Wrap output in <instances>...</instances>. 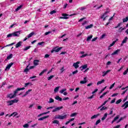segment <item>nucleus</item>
<instances>
[{"label": "nucleus", "instance_id": "43", "mask_svg": "<svg viewBox=\"0 0 128 128\" xmlns=\"http://www.w3.org/2000/svg\"><path fill=\"white\" fill-rule=\"evenodd\" d=\"M30 69H28V66H27L26 68L24 70V72H28Z\"/></svg>", "mask_w": 128, "mask_h": 128}, {"label": "nucleus", "instance_id": "55", "mask_svg": "<svg viewBox=\"0 0 128 128\" xmlns=\"http://www.w3.org/2000/svg\"><path fill=\"white\" fill-rule=\"evenodd\" d=\"M128 68L126 69V70H125L124 72H123V74L124 76L126 74H128Z\"/></svg>", "mask_w": 128, "mask_h": 128}, {"label": "nucleus", "instance_id": "10", "mask_svg": "<svg viewBox=\"0 0 128 128\" xmlns=\"http://www.w3.org/2000/svg\"><path fill=\"white\" fill-rule=\"evenodd\" d=\"M124 110H126V108H128V101L126 102L122 106V108H124Z\"/></svg>", "mask_w": 128, "mask_h": 128}, {"label": "nucleus", "instance_id": "59", "mask_svg": "<svg viewBox=\"0 0 128 128\" xmlns=\"http://www.w3.org/2000/svg\"><path fill=\"white\" fill-rule=\"evenodd\" d=\"M78 70H76V71H74L72 72V74H78Z\"/></svg>", "mask_w": 128, "mask_h": 128}, {"label": "nucleus", "instance_id": "38", "mask_svg": "<svg viewBox=\"0 0 128 128\" xmlns=\"http://www.w3.org/2000/svg\"><path fill=\"white\" fill-rule=\"evenodd\" d=\"M128 21V17L123 18V22H126Z\"/></svg>", "mask_w": 128, "mask_h": 128}, {"label": "nucleus", "instance_id": "44", "mask_svg": "<svg viewBox=\"0 0 128 128\" xmlns=\"http://www.w3.org/2000/svg\"><path fill=\"white\" fill-rule=\"evenodd\" d=\"M14 116H16L18 114H16V112H14L12 114L9 116L10 118V116H14Z\"/></svg>", "mask_w": 128, "mask_h": 128}, {"label": "nucleus", "instance_id": "40", "mask_svg": "<svg viewBox=\"0 0 128 128\" xmlns=\"http://www.w3.org/2000/svg\"><path fill=\"white\" fill-rule=\"evenodd\" d=\"M66 88H64V89L62 90H60V94H64V92H66Z\"/></svg>", "mask_w": 128, "mask_h": 128}, {"label": "nucleus", "instance_id": "25", "mask_svg": "<svg viewBox=\"0 0 128 128\" xmlns=\"http://www.w3.org/2000/svg\"><path fill=\"white\" fill-rule=\"evenodd\" d=\"M106 116H108V113H106L104 116L102 118V120H104L106 118Z\"/></svg>", "mask_w": 128, "mask_h": 128}, {"label": "nucleus", "instance_id": "33", "mask_svg": "<svg viewBox=\"0 0 128 128\" xmlns=\"http://www.w3.org/2000/svg\"><path fill=\"white\" fill-rule=\"evenodd\" d=\"M77 114H78V113H76V112L72 113V114H70V116L71 118H72V117H74V116H76Z\"/></svg>", "mask_w": 128, "mask_h": 128}, {"label": "nucleus", "instance_id": "37", "mask_svg": "<svg viewBox=\"0 0 128 128\" xmlns=\"http://www.w3.org/2000/svg\"><path fill=\"white\" fill-rule=\"evenodd\" d=\"M106 34H103L100 38V40H102L103 38H106Z\"/></svg>", "mask_w": 128, "mask_h": 128}, {"label": "nucleus", "instance_id": "46", "mask_svg": "<svg viewBox=\"0 0 128 128\" xmlns=\"http://www.w3.org/2000/svg\"><path fill=\"white\" fill-rule=\"evenodd\" d=\"M108 108L106 107V106H103L100 109V110H106Z\"/></svg>", "mask_w": 128, "mask_h": 128}, {"label": "nucleus", "instance_id": "16", "mask_svg": "<svg viewBox=\"0 0 128 128\" xmlns=\"http://www.w3.org/2000/svg\"><path fill=\"white\" fill-rule=\"evenodd\" d=\"M120 50H117L116 51H114L113 53L112 54V56H114L116 54H118V52L120 51Z\"/></svg>", "mask_w": 128, "mask_h": 128}, {"label": "nucleus", "instance_id": "14", "mask_svg": "<svg viewBox=\"0 0 128 128\" xmlns=\"http://www.w3.org/2000/svg\"><path fill=\"white\" fill-rule=\"evenodd\" d=\"M50 118V116H45L38 118V120H46V118Z\"/></svg>", "mask_w": 128, "mask_h": 128}, {"label": "nucleus", "instance_id": "7", "mask_svg": "<svg viewBox=\"0 0 128 128\" xmlns=\"http://www.w3.org/2000/svg\"><path fill=\"white\" fill-rule=\"evenodd\" d=\"M80 64V62H77L76 63H74L73 66H74V68H78L80 66H78V64Z\"/></svg>", "mask_w": 128, "mask_h": 128}, {"label": "nucleus", "instance_id": "42", "mask_svg": "<svg viewBox=\"0 0 128 128\" xmlns=\"http://www.w3.org/2000/svg\"><path fill=\"white\" fill-rule=\"evenodd\" d=\"M120 102H122V99H120V100H118L116 102V104H120Z\"/></svg>", "mask_w": 128, "mask_h": 128}, {"label": "nucleus", "instance_id": "21", "mask_svg": "<svg viewBox=\"0 0 128 128\" xmlns=\"http://www.w3.org/2000/svg\"><path fill=\"white\" fill-rule=\"evenodd\" d=\"M48 71V69H44V70L40 74L39 76H42V74H44V72H46Z\"/></svg>", "mask_w": 128, "mask_h": 128}, {"label": "nucleus", "instance_id": "34", "mask_svg": "<svg viewBox=\"0 0 128 128\" xmlns=\"http://www.w3.org/2000/svg\"><path fill=\"white\" fill-rule=\"evenodd\" d=\"M28 86H32V82L26 83L25 84L24 87L26 88Z\"/></svg>", "mask_w": 128, "mask_h": 128}, {"label": "nucleus", "instance_id": "51", "mask_svg": "<svg viewBox=\"0 0 128 128\" xmlns=\"http://www.w3.org/2000/svg\"><path fill=\"white\" fill-rule=\"evenodd\" d=\"M126 28H120V32H122L124 30H126Z\"/></svg>", "mask_w": 128, "mask_h": 128}, {"label": "nucleus", "instance_id": "64", "mask_svg": "<svg viewBox=\"0 0 128 128\" xmlns=\"http://www.w3.org/2000/svg\"><path fill=\"white\" fill-rule=\"evenodd\" d=\"M120 126L118 125L116 126H115L114 128H120Z\"/></svg>", "mask_w": 128, "mask_h": 128}, {"label": "nucleus", "instance_id": "18", "mask_svg": "<svg viewBox=\"0 0 128 128\" xmlns=\"http://www.w3.org/2000/svg\"><path fill=\"white\" fill-rule=\"evenodd\" d=\"M92 26H94V24H90V25H88V26H86L85 27V28L86 30H88V28H92Z\"/></svg>", "mask_w": 128, "mask_h": 128}, {"label": "nucleus", "instance_id": "22", "mask_svg": "<svg viewBox=\"0 0 128 128\" xmlns=\"http://www.w3.org/2000/svg\"><path fill=\"white\" fill-rule=\"evenodd\" d=\"M22 42H19L18 43H17V44L16 46V48H20V46H22Z\"/></svg>", "mask_w": 128, "mask_h": 128}, {"label": "nucleus", "instance_id": "63", "mask_svg": "<svg viewBox=\"0 0 128 128\" xmlns=\"http://www.w3.org/2000/svg\"><path fill=\"white\" fill-rule=\"evenodd\" d=\"M118 94L116 93V94H113L112 96V97L116 96H118Z\"/></svg>", "mask_w": 128, "mask_h": 128}, {"label": "nucleus", "instance_id": "36", "mask_svg": "<svg viewBox=\"0 0 128 128\" xmlns=\"http://www.w3.org/2000/svg\"><path fill=\"white\" fill-rule=\"evenodd\" d=\"M22 8V5H20V6H18L16 9V12H18V10H20Z\"/></svg>", "mask_w": 128, "mask_h": 128}, {"label": "nucleus", "instance_id": "4", "mask_svg": "<svg viewBox=\"0 0 128 128\" xmlns=\"http://www.w3.org/2000/svg\"><path fill=\"white\" fill-rule=\"evenodd\" d=\"M62 48L60 47L59 48H58V47H55L54 48H53V50L51 51V52L52 53L54 52H58L60 50H62Z\"/></svg>", "mask_w": 128, "mask_h": 128}, {"label": "nucleus", "instance_id": "49", "mask_svg": "<svg viewBox=\"0 0 128 128\" xmlns=\"http://www.w3.org/2000/svg\"><path fill=\"white\" fill-rule=\"evenodd\" d=\"M56 11L53 10L52 12H50V14H56Z\"/></svg>", "mask_w": 128, "mask_h": 128}, {"label": "nucleus", "instance_id": "45", "mask_svg": "<svg viewBox=\"0 0 128 128\" xmlns=\"http://www.w3.org/2000/svg\"><path fill=\"white\" fill-rule=\"evenodd\" d=\"M30 48V46H27V47H26L24 49H23V50H29V48Z\"/></svg>", "mask_w": 128, "mask_h": 128}, {"label": "nucleus", "instance_id": "60", "mask_svg": "<svg viewBox=\"0 0 128 128\" xmlns=\"http://www.w3.org/2000/svg\"><path fill=\"white\" fill-rule=\"evenodd\" d=\"M49 57H50V54H46L44 56L45 58H49Z\"/></svg>", "mask_w": 128, "mask_h": 128}, {"label": "nucleus", "instance_id": "47", "mask_svg": "<svg viewBox=\"0 0 128 128\" xmlns=\"http://www.w3.org/2000/svg\"><path fill=\"white\" fill-rule=\"evenodd\" d=\"M114 44H116V42L114 41L111 44H110L108 48H111V46H112Z\"/></svg>", "mask_w": 128, "mask_h": 128}, {"label": "nucleus", "instance_id": "15", "mask_svg": "<svg viewBox=\"0 0 128 128\" xmlns=\"http://www.w3.org/2000/svg\"><path fill=\"white\" fill-rule=\"evenodd\" d=\"M128 37H126L124 40H123L121 46H124V44H126V42H128Z\"/></svg>", "mask_w": 128, "mask_h": 128}, {"label": "nucleus", "instance_id": "52", "mask_svg": "<svg viewBox=\"0 0 128 128\" xmlns=\"http://www.w3.org/2000/svg\"><path fill=\"white\" fill-rule=\"evenodd\" d=\"M12 44H14V43L13 42V43H12V44H11L6 45V46H5L2 47V48H6V46H12Z\"/></svg>", "mask_w": 128, "mask_h": 128}, {"label": "nucleus", "instance_id": "8", "mask_svg": "<svg viewBox=\"0 0 128 128\" xmlns=\"http://www.w3.org/2000/svg\"><path fill=\"white\" fill-rule=\"evenodd\" d=\"M88 78L86 77H85L84 78V80L80 81V84H86L88 82Z\"/></svg>", "mask_w": 128, "mask_h": 128}, {"label": "nucleus", "instance_id": "12", "mask_svg": "<svg viewBox=\"0 0 128 128\" xmlns=\"http://www.w3.org/2000/svg\"><path fill=\"white\" fill-rule=\"evenodd\" d=\"M110 72V70H108L107 71H104L102 72V76H106V74H108V72Z\"/></svg>", "mask_w": 128, "mask_h": 128}, {"label": "nucleus", "instance_id": "62", "mask_svg": "<svg viewBox=\"0 0 128 128\" xmlns=\"http://www.w3.org/2000/svg\"><path fill=\"white\" fill-rule=\"evenodd\" d=\"M98 40V37L94 38L92 40V42H96Z\"/></svg>", "mask_w": 128, "mask_h": 128}, {"label": "nucleus", "instance_id": "57", "mask_svg": "<svg viewBox=\"0 0 128 128\" xmlns=\"http://www.w3.org/2000/svg\"><path fill=\"white\" fill-rule=\"evenodd\" d=\"M51 32H50V31H49V32H45V34H44V36H48V34H51Z\"/></svg>", "mask_w": 128, "mask_h": 128}, {"label": "nucleus", "instance_id": "5", "mask_svg": "<svg viewBox=\"0 0 128 128\" xmlns=\"http://www.w3.org/2000/svg\"><path fill=\"white\" fill-rule=\"evenodd\" d=\"M26 88H18L14 92V95L15 96H16V94H18V92H20V90H24Z\"/></svg>", "mask_w": 128, "mask_h": 128}, {"label": "nucleus", "instance_id": "3", "mask_svg": "<svg viewBox=\"0 0 128 128\" xmlns=\"http://www.w3.org/2000/svg\"><path fill=\"white\" fill-rule=\"evenodd\" d=\"M18 102V100L15 98L14 100L7 102L8 106H12V104L16 103Z\"/></svg>", "mask_w": 128, "mask_h": 128}, {"label": "nucleus", "instance_id": "26", "mask_svg": "<svg viewBox=\"0 0 128 128\" xmlns=\"http://www.w3.org/2000/svg\"><path fill=\"white\" fill-rule=\"evenodd\" d=\"M104 82V80H102L101 81H98L97 82V86H98V84H102Z\"/></svg>", "mask_w": 128, "mask_h": 128}, {"label": "nucleus", "instance_id": "19", "mask_svg": "<svg viewBox=\"0 0 128 128\" xmlns=\"http://www.w3.org/2000/svg\"><path fill=\"white\" fill-rule=\"evenodd\" d=\"M100 116V114H94L91 117V120H94V118H98V116Z\"/></svg>", "mask_w": 128, "mask_h": 128}, {"label": "nucleus", "instance_id": "28", "mask_svg": "<svg viewBox=\"0 0 128 128\" xmlns=\"http://www.w3.org/2000/svg\"><path fill=\"white\" fill-rule=\"evenodd\" d=\"M32 92V90H28V91L26 92L25 94L23 95L24 96H28V93L30 92Z\"/></svg>", "mask_w": 128, "mask_h": 128}, {"label": "nucleus", "instance_id": "61", "mask_svg": "<svg viewBox=\"0 0 128 128\" xmlns=\"http://www.w3.org/2000/svg\"><path fill=\"white\" fill-rule=\"evenodd\" d=\"M62 16H64V18H67L66 16H68V15L67 14H62Z\"/></svg>", "mask_w": 128, "mask_h": 128}, {"label": "nucleus", "instance_id": "24", "mask_svg": "<svg viewBox=\"0 0 128 128\" xmlns=\"http://www.w3.org/2000/svg\"><path fill=\"white\" fill-rule=\"evenodd\" d=\"M92 35H90V36H88L87 38L86 41L90 42V40H92Z\"/></svg>", "mask_w": 128, "mask_h": 128}, {"label": "nucleus", "instance_id": "29", "mask_svg": "<svg viewBox=\"0 0 128 128\" xmlns=\"http://www.w3.org/2000/svg\"><path fill=\"white\" fill-rule=\"evenodd\" d=\"M108 92H109L108 91H107V92H104L102 96H100V98H104V96Z\"/></svg>", "mask_w": 128, "mask_h": 128}, {"label": "nucleus", "instance_id": "11", "mask_svg": "<svg viewBox=\"0 0 128 128\" xmlns=\"http://www.w3.org/2000/svg\"><path fill=\"white\" fill-rule=\"evenodd\" d=\"M7 98H16V96L14 95V94H8L7 96Z\"/></svg>", "mask_w": 128, "mask_h": 128}, {"label": "nucleus", "instance_id": "30", "mask_svg": "<svg viewBox=\"0 0 128 128\" xmlns=\"http://www.w3.org/2000/svg\"><path fill=\"white\" fill-rule=\"evenodd\" d=\"M106 14H108V12H105L103 14H102L100 16V18H104Z\"/></svg>", "mask_w": 128, "mask_h": 128}, {"label": "nucleus", "instance_id": "48", "mask_svg": "<svg viewBox=\"0 0 128 128\" xmlns=\"http://www.w3.org/2000/svg\"><path fill=\"white\" fill-rule=\"evenodd\" d=\"M100 122V119L98 120L96 122V126H98V124Z\"/></svg>", "mask_w": 128, "mask_h": 128}, {"label": "nucleus", "instance_id": "13", "mask_svg": "<svg viewBox=\"0 0 128 128\" xmlns=\"http://www.w3.org/2000/svg\"><path fill=\"white\" fill-rule=\"evenodd\" d=\"M88 68V64H84L82 66H81L80 68L81 69V70H86Z\"/></svg>", "mask_w": 128, "mask_h": 128}, {"label": "nucleus", "instance_id": "58", "mask_svg": "<svg viewBox=\"0 0 128 128\" xmlns=\"http://www.w3.org/2000/svg\"><path fill=\"white\" fill-rule=\"evenodd\" d=\"M122 24V22L119 23L117 26H115V28H118L119 26H120V25Z\"/></svg>", "mask_w": 128, "mask_h": 128}, {"label": "nucleus", "instance_id": "41", "mask_svg": "<svg viewBox=\"0 0 128 128\" xmlns=\"http://www.w3.org/2000/svg\"><path fill=\"white\" fill-rule=\"evenodd\" d=\"M88 56V54H86L81 56H80V58H86V56Z\"/></svg>", "mask_w": 128, "mask_h": 128}, {"label": "nucleus", "instance_id": "39", "mask_svg": "<svg viewBox=\"0 0 128 128\" xmlns=\"http://www.w3.org/2000/svg\"><path fill=\"white\" fill-rule=\"evenodd\" d=\"M12 58V54H10L7 57V60H10Z\"/></svg>", "mask_w": 128, "mask_h": 128}, {"label": "nucleus", "instance_id": "23", "mask_svg": "<svg viewBox=\"0 0 128 128\" xmlns=\"http://www.w3.org/2000/svg\"><path fill=\"white\" fill-rule=\"evenodd\" d=\"M34 32H32L28 36V38H32V36H34Z\"/></svg>", "mask_w": 128, "mask_h": 128}, {"label": "nucleus", "instance_id": "27", "mask_svg": "<svg viewBox=\"0 0 128 128\" xmlns=\"http://www.w3.org/2000/svg\"><path fill=\"white\" fill-rule=\"evenodd\" d=\"M60 86H57L54 89V92H58Z\"/></svg>", "mask_w": 128, "mask_h": 128}, {"label": "nucleus", "instance_id": "17", "mask_svg": "<svg viewBox=\"0 0 128 128\" xmlns=\"http://www.w3.org/2000/svg\"><path fill=\"white\" fill-rule=\"evenodd\" d=\"M39 62H40L39 60H34V66H38Z\"/></svg>", "mask_w": 128, "mask_h": 128}, {"label": "nucleus", "instance_id": "54", "mask_svg": "<svg viewBox=\"0 0 128 128\" xmlns=\"http://www.w3.org/2000/svg\"><path fill=\"white\" fill-rule=\"evenodd\" d=\"M28 126H28V124H24L23 126V127H24V128H28Z\"/></svg>", "mask_w": 128, "mask_h": 128}, {"label": "nucleus", "instance_id": "31", "mask_svg": "<svg viewBox=\"0 0 128 128\" xmlns=\"http://www.w3.org/2000/svg\"><path fill=\"white\" fill-rule=\"evenodd\" d=\"M108 102V100H107L105 101L104 102V103H103L98 108V109L100 108H102V106H104L106 104V102Z\"/></svg>", "mask_w": 128, "mask_h": 128}, {"label": "nucleus", "instance_id": "20", "mask_svg": "<svg viewBox=\"0 0 128 128\" xmlns=\"http://www.w3.org/2000/svg\"><path fill=\"white\" fill-rule=\"evenodd\" d=\"M55 99L57 100H59V102H62V98L60 97V96H56V97H55Z\"/></svg>", "mask_w": 128, "mask_h": 128}, {"label": "nucleus", "instance_id": "35", "mask_svg": "<svg viewBox=\"0 0 128 128\" xmlns=\"http://www.w3.org/2000/svg\"><path fill=\"white\" fill-rule=\"evenodd\" d=\"M54 102V100L52 99V98H50L49 100V102H48V104H52V102Z\"/></svg>", "mask_w": 128, "mask_h": 128}, {"label": "nucleus", "instance_id": "1", "mask_svg": "<svg viewBox=\"0 0 128 128\" xmlns=\"http://www.w3.org/2000/svg\"><path fill=\"white\" fill-rule=\"evenodd\" d=\"M20 31H17L12 34H10L7 35V38H12V36H20Z\"/></svg>", "mask_w": 128, "mask_h": 128}, {"label": "nucleus", "instance_id": "56", "mask_svg": "<svg viewBox=\"0 0 128 128\" xmlns=\"http://www.w3.org/2000/svg\"><path fill=\"white\" fill-rule=\"evenodd\" d=\"M114 84H116V83H114L113 84H112L110 87V90H112V88L114 86Z\"/></svg>", "mask_w": 128, "mask_h": 128}, {"label": "nucleus", "instance_id": "9", "mask_svg": "<svg viewBox=\"0 0 128 128\" xmlns=\"http://www.w3.org/2000/svg\"><path fill=\"white\" fill-rule=\"evenodd\" d=\"M12 64H14V62H11L10 64H8L6 69L5 70H10V67L12 66Z\"/></svg>", "mask_w": 128, "mask_h": 128}, {"label": "nucleus", "instance_id": "2", "mask_svg": "<svg viewBox=\"0 0 128 128\" xmlns=\"http://www.w3.org/2000/svg\"><path fill=\"white\" fill-rule=\"evenodd\" d=\"M68 118V115L67 114H65L64 116H62V115H56L55 116H54V119L55 120H65V118Z\"/></svg>", "mask_w": 128, "mask_h": 128}, {"label": "nucleus", "instance_id": "6", "mask_svg": "<svg viewBox=\"0 0 128 128\" xmlns=\"http://www.w3.org/2000/svg\"><path fill=\"white\" fill-rule=\"evenodd\" d=\"M63 106H60V107H57L56 108H55L54 109L52 112H58V110H62V108H63Z\"/></svg>", "mask_w": 128, "mask_h": 128}, {"label": "nucleus", "instance_id": "32", "mask_svg": "<svg viewBox=\"0 0 128 128\" xmlns=\"http://www.w3.org/2000/svg\"><path fill=\"white\" fill-rule=\"evenodd\" d=\"M52 124H60V122L58 120H54L52 122Z\"/></svg>", "mask_w": 128, "mask_h": 128}, {"label": "nucleus", "instance_id": "53", "mask_svg": "<svg viewBox=\"0 0 128 128\" xmlns=\"http://www.w3.org/2000/svg\"><path fill=\"white\" fill-rule=\"evenodd\" d=\"M54 76H50L48 78V80H50L52 78H54Z\"/></svg>", "mask_w": 128, "mask_h": 128}, {"label": "nucleus", "instance_id": "50", "mask_svg": "<svg viewBox=\"0 0 128 128\" xmlns=\"http://www.w3.org/2000/svg\"><path fill=\"white\" fill-rule=\"evenodd\" d=\"M120 118V116H116L114 118V121L116 122V120H118Z\"/></svg>", "mask_w": 128, "mask_h": 128}]
</instances>
